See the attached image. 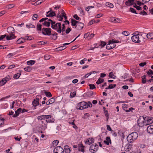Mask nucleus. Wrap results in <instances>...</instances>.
<instances>
[{
  "label": "nucleus",
  "mask_w": 153,
  "mask_h": 153,
  "mask_svg": "<svg viewBox=\"0 0 153 153\" xmlns=\"http://www.w3.org/2000/svg\"><path fill=\"white\" fill-rule=\"evenodd\" d=\"M92 105L90 102H81L78 103L77 105L76 108L77 109L83 110L86 108L88 107H91Z\"/></svg>",
  "instance_id": "obj_1"
},
{
  "label": "nucleus",
  "mask_w": 153,
  "mask_h": 153,
  "mask_svg": "<svg viewBox=\"0 0 153 153\" xmlns=\"http://www.w3.org/2000/svg\"><path fill=\"white\" fill-rule=\"evenodd\" d=\"M7 31L9 33V34H7V36L6 37V40H10L16 38V36H15L14 33L15 30L13 27H9L7 28Z\"/></svg>",
  "instance_id": "obj_2"
},
{
  "label": "nucleus",
  "mask_w": 153,
  "mask_h": 153,
  "mask_svg": "<svg viewBox=\"0 0 153 153\" xmlns=\"http://www.w3.org/2000/svg\"><path fill=\"white\" fill-rule=\"evenodd\" d=\"M144 36L145 37V35H144L141 33H139L133 36L131 38L132 41L136 43H139L141 41L140 39H141V37L143 38Z\"/></svg>",
  "instance_id": "obj_3"
},
{
  "label": "nucleus",
  "mask_w": 153,
  "mask_h": 153,
  "mask_svg": "<svg viewBox=\"0 0 153 153\" xmlns=\"http://www.w3.org/2000/svg\"><path fill=\"white\" fill-rule=\"evenodd\" d=\"M138 137V134L136 132H134L128 136L127 139L128 141L130 143H131L135 140Z\"/></svg>",
  "instance_id": "obj_4"
},
{
  "label": "nucleus",
  "mask_w": 153,
  "mask_h": 153,
  "mask_svg": "<svg viewBox=\"0 0 153 153\" xmlns=\"http://www.w3.org/2000/svg\"><path fill=\"white\" fill-rule=\"evenodd\" d=\"M61 24L60 23H57L54 25H51V27L54 30H57L56 31L59 33H61Z\"/></svg>",
  "instance_id": "obj_5"
},
{
  "label": "nucleus",
  "mask_w": 153,
  "mask_h": 153,
  "mask_svg": "<svg viewBox=\"0 0 153 153\" xmlns=\"http://www.w3.org/2000/svg\"><path fill=\"white\" fill-rule=\"evenodd\" d=\"M51 29L50 28H43L42 29V33L44 35L50 36L51 35Z\"/></svg>",
  "instance_id": "obj_6"
},
{
  "label": "nucleus",
  "mask_w": 153,
  "mask_h": 153,
  "mask_svg": "<svg viewBox=\"0 0 153 153\" xmlns=\"http://www.w3.org/2000/svg\"><path fill=\"white\" fill-rule=\"evenodd\" d=\"M98 145L96 144H93L90 147L89 150L91 153H94L98 150Z\"/></svg>",
  "instance_id": "obj_7"
},
{
  "label": "nucleus",
  "mask_w": 153,
  "mask_h": 153,
  "mask_svg": "<svg viewBox=\"0 0 153 153\" xmlns=\"http://www.w3.org/2000/svg\"><path fill=\"white\" fill-rule=\"evenodd\" d=\"M108 42L112 48H113L116 46L115 43H119V42L120 43L121 42L120 41H118V40H116L112 39L111 40L109 41Z\"/></svg>",
  "instance_id": "obj_8"
},
{
  "label": "nucleus",
  "mask_w": 153,
  "mask_h": 153,
  "mask_svg": "<svg viewBox=\"0 0 153 153\" xmlns=\"http://www.w3.org/2000/svg\"><path fill=\"white\" fill-rule=\"evenodd\" d=\"M53 152L54 153H64V150L60 146H58L54 149Z\"/></svg>",
  "instance_id": "obj_9"
},
{
  "label": "nucleus",
  "mask_w": 153,
  "mask_h": 153,
  "mask_svg": "<svg viewBox=\"0 0 153 153\" xmlns=\"http://www.w3.org/2000/svg\"><path fill=\"white\" fill-rule=\"evenodd\" d=\"M143 117L145 121H147V125L152 124L153 122V117H152L146 116L144 117L143 116Z\"/></svg>",
  "instance_id": "obj_10"
},
{
  "label": "nucleus",
  "mask_w": 153,
  "mask_h": 153,
  "mask_svg": "<svg viewBox=\"0 0 153 153\" xmlns=\"http://www.w3.org/2000/svg\"><path fill=\"white\" fill-rule=\"evenodd\" d=\"M84 26V24L82 22H78L76 24L75 28L78 30H82Z\"/></svg>",
  "instance_id": "obj_11"
},
{
  "label": "nucleus",
  "mask_w": 153,
  "mask_h": 153,
  "mask_svg": "<svg viewBox=\"0 0 153 153\" xmlns=\"http://www.w3.org/2000/svg\"><path fill=\"white\" fill-rule=\"evenodd\" d=\"M56 14L54 12L52 11L51 9L50 10L46 12L47 17H53L55 16Z\"/></svg>",
  "instance_id": "obj_12"
},
{
  "label": "nucleus",
  "mask_w": 153,
  "mask_h": 153,
  "mask_svg": "<svg viewBox=\"0 0 153 153\" xmlns=\"http://www.w3.org/2000/svg\"><path fill=\"white\" fill-rule=\"evenodd\" d=\"M110 21L114 23H120V19L118 18L112 17L110 18Z\"/></svg>",
  "instance_id": "obj_13"
},
{
  "label": "nucleus",
  "mask_w": 153,
  "mask_h": 153,
  "mask_svg": "<svg viewBox=\"0 0 153 153\" xmlns=\"http://www.w3.org/2000/svg\"><path fill=\"white\" fill-rule=\"evenodd\" d=\"M134 0H128L125 2V4L127 6H130L131 5H134Z\"/></svg>",
  "instance_id": "obj_14"
},
{
  "label": "nucleus",
  "mask_w": 153,
  "mask_h": 153,
  "mask_svg": "<svg viewBox=\"0 0 153 153\" xmlns=\"http://www.w3.org/2000/svg\"><path fill=\"white\" fill-rule=\"evenodd\" d=\"M104 143L108 145H109V143L111 144V142L110 137H107L106 138L105 140L104 141Z\"/></svg>",
  "instance_id": "obj_15"
},
{
  "label": "nucleus",
  "mask_w": 153,
  "mask_h": 153,
  "mask_svg": "<svg viewBox=\"0 0 153 153\" xmlns=\"http://www.w3.org/2000/svg\"><path fill=\"white\" fill-rule=\"evenodd\" d=\"M147 131L148 133L153 134V125L149 126L147 128Z\"/></svg>",
  "instance_id": "obj_16"
},
{
  "label": "nucleus",
  "mask_w": 153,
  "mask_h": 153,
  "mask_svg": "<svg viewBox=\"0 0 153 153\" xmlns=\"http://www.w3.org/2000/svg\"><path fill=\"white\" fill-rule=\"evenodd\" d=\"M64 150L66 153H70L71 151V147L68 145L64 146Z\"/></svg>",
  "instance_id": "obj_17"
},
{
  "label": "nucleus",
  "mask_w": 153,
  "mask_h": 153,
  "mask_svg": "<svg viewBox=\"0 0 153 153\" xmlns=\"http://www.w3.org/2000/svg\"><path fill=\"white\" fill-rule=\"evenodd\" d=\"M85 148V147L81 143L78 145V150L79 151H81L82 152H84V149Z\"/></svg>",
  "instance_id": "obj_18"
},
{
  "label": "nucleus",
  "mask_w": 153,
  "mask_h": 153,
  "mask_svg": "<svg viewBox=\"0 0 153 153\" xmlns=\"http://www.w3.org/2000/svg\"><path fill=\"white\" fill-rule=\"evenodd\" d=\"M26 41L25 38L21 37L19 39L16 41V43L18 44L22 43Z\"/></svg>",
  "instance_id": "obj_19"
},
{
  "label": "nucleus",
  "mask_w": 153,
  "mask_h": 153,
  "mask_svg": "<svg viewBox=\"0 0 153 153\" xmlns=\"http://www.w3.org/2000/svg\"><path fill=\"white\" fill-rule=\"evenodd\" d=\"M22 109L21 108H19L17 111H15V114L13 115V117H15L18 116L19 114V113L22 111Z\"/></svg>",
  "instance_id": "obj_20"
},
{
  "label": "nucleus",
  "mask_w": 153,
  "mask_h": 153,
  "mask_svg": "<svg viewBox=\"0 0 153 153\" xmlns=\"http://www.w3.org/2000/svg\"><path fill=\"white\" fill-rule=\"evenodd\" d=\"M39 99L38 98H36V99H34L32 102V104L33 106H36L39 105Z\"/></svg>",
  "instance_id": "obj_21"
},
{
  "label": "nucleus",
  "mask_w": 153,
  "mask_h": 153,
  "mask_svg": "<svg viewBox=\"0 0 153 153\" xmlns=\"http://www.w3.org/2000/svg\"><path fill=\"white\" fill-rule=\"evenodd\" d=\"M147 38L149 39H153V33L149 32L146 35Z\"/></svg>",
  "instance_id": "obj_22"
},
{
  "label": "nucleus",
  "mask_w": 153,
  "mask_h": 153,
  "mask_svg": "<svg viewBox=\"0 0 153 153\" xmlns=\"http://www.w3.org/2000/svg\"><path fill=\"white\" fill-rule=\"evenodd\" d=\"M71 25L73 26H76V25L77 23L79 22L78 21H77L76 20L74 19H71Z\"/></svg>",
  "instance_id": "obj_23"
},
{
  "label": "nucleus",
  "mask_w": 153,
  "mask_h": 153,
  "mask_svg": "<svg viewBox=\"0 0 153 153\" xmlns=\"http://www.w3.org/2000/svg\"><path fill=\"white\" fill-rule=\"evenodd\" d=\"M116 86V85L115 84H110L107 87L105 88V89H112L113 88H114Z\"/></svg>",
  "instance_id": "obj_24"
},
{
  "label": "nucleus",
  "mask_w": 153,
  "mask_h": 153,
  "mask_svg": "<svg viewBox=\"0 0 153 153\" xmlns=\"http://www.w3.org/2000/svg\"><path fill=\"white\" fill-rule=\"evenodd\" d=\"M7 82V80L6 78H4L0 82V85H3Z\"/></svg>",
  "instance_id": "obj_25"
},
{
  "label": "nucleus",
  "mask_w": 153,
  "mask_h": 153,
  "mask_svg": "<svg viewBox=\"0 0 153 153\" xmlns=\"http://www.w3.org/2000/svg\"><path fill=\"white\" fill-rule=\"evenodd\" d=\"M44 22L42 23V25L44 26H45L46 27H48L50 26V23L49 22H47L46 21H44Z\"/></svg>",
  "instance_id": "obj_26"
},
{
  "label": "nucleus",
  "mask_w": 153,
  "mask_h": 153,
  "mask_svg": "<svg viewBox=\"0 0 153 153\" xmlns=\"http://www.w3.org/2000/svg\"><path fill=\"white\" fill-rule=\"evenodd\" d=\"M42 25L41 24H40L39 23H38L37 25V30L40 31H42Z\"/></svg>",
  "instance_id": "obj_27"
},
{
  "label": "nucleus",
  "mask_w": 153,
  "mask_h": 153,
  "mask_svg": "<svg viewBox=\"0 0 153 153\" xmlns=\"http://www.w3.org/2000/svg\"><path fill=\"white\" fill-rule=\"evenodd\" d=\"M58 34L55 32L54 33L52 34V36H51V38L53 40H56L57 38L56 36Z\"/></svg>",
  "instance_id": "obj_28"
},
{
  "label": "nucleus",
  "mask_w": 153,
  "mask_h": 153,
  "mask_svg": "<svg viewBox=\"0 0 153 153\" xmlns=\"http://www.w3.org/2000/svg\"><path fill=\"white\" fill-rule=\"evenodd\" d=\"M104 80L103 79L100 78L98 79V80L96 82V83L97 84H99L103 82H104Z\"/></svg>",
  "instance_id": "obj_29"
},
{
  "label": "nucleus",
  "mask_w": 153,
  "mask_h": 153,
  "mask_svg": "<svg viewBox=\"0 0 153 153\" xmlns=\"http://www.w3.org/2000/svg\"><path fill=\"white\" fill-rule=\"evenodd\" d=\"M35 63V61L34 60H30L27 62V64L28 65H33Z\"/></svg>",
  "instance_id": "obj_30"
},
{
  "label": "nucleus",
  "mask_w": 153,
  "mask_h": 153,
  "mask_svg": "<svg viewBox=\"0 0 153 153\" xmlns=\"http://www.w3.org/2000/svg\"><path fill=\"white\" fill-rule=\"evenodd\" d=\"M45 94L46 97H52V94L50 92H47L46 91H45Z\"/></svg>",
  "instance_id": "obj_31"
},
{
  "label": "nucleus",
  "mask_w": 153,
  "mask_h": 153,
  "mask_svg": "<svg viewBox=\"0 0 153 153\" xmlns=\"http://www.w3.org/2000/svg\"><path fill=\"white\" fill-rule=\"evenodd\" d=\"M133 7L136 8V9L138 10H142V8L139 6H137L136 4L135 3L133 5Z\"/></svg>",
  "instance_id": "obj_32"
},
{
  "label": "nucleus",
  "mask_w": 153,
  "mask_h": 153,
  "mask_svg": "<svg viewBox=\"0 0 153 153\" xmlns=\"http://www.w3.org/2000/svg\"><path fill=\"white\" fill-rule=\"evenodd\" d=\"M24 70L25 71L30 72L31 71V67L30 66H27L25 68H24Z\"/></svg>",
  "instance_id": "obj_33"
},
{
  "label": "nucleus",
  "mask_w": 153,
  "mask_h": 153,
  "mask_svg": "<svg viewBox=\"0 0 153 153\" xmlns=\"http://www.w3.org/2000/svg\"><path fill=\"white\" fill-rule=\"evenodd\" d=\"M37 119L38 120H45V115H42L38 116L37 117Z\"/></svg>",
  "instance_id": "obj_34"
},
{
  "label": "nucleus",
  "mask_w": 153,
  "mask_h": 153,
  "mask_svg": "<svg viewBox=\"0 0 153 153\" xmlns=\"http://www.w3.org/2000/svg\"><path fill=\"white\" fill-rule=\"evenodd\" d=\"M21 74L20 73H17L15 74L13 76V78L15 79H18L19 77Z\"/></svg>",
  "instance_id": "obj_35"
},
{
  "label": "nucleus",
  "mask_w": 153,
  "mask_h": 153,
  "mask_svg": "<svg viewBox=\"0 0 153 153\" xmlns=\"http://www.w3.org/2000/svg\"><path fill=\"white\" fill-rule=\"evenodd\" d=\"M26 27H27L29 28H35V26L34 25H33L31 24H30L29 25H26Z\"/></svg>",
  "instance_id": "obj_36"
},
{
  "label": "nucleus",
  "mask_w": 153,
  "mask_h": 153,
  "mask_svg": "<svg viewBox=\"0 0 153 153\" xmlns=\"http://www.w3.org/2000/svg\"><path fill=\"white\" fill-rule=\"evenodd\" d=\"M66 48V47H65V46H62L56 48V49H57V51H61L65 49Z\"/></svg>",
  "instance_id": "obj_37"
},
{
  "label": "nucleus",
  "mask_w": 153,
  "mask_h": 153,
  "mask_svg": "<svg viewBox=\"0 0 153 153\" xmlns=\"http://www.w3.org/2000/svg\"><path fill=\"white\" fill-rule=\"evenodd\" d=\"M59 141L57 140H56L53 141L52 142V144L53 145V146H56L57 145Z\"/></svg>",
  "instance_id": "obj_38"
},
{
  "label": "nucleus",
  "mask_w": 153,
  "mask_h": 153,
  "mask_svg": "<svg viewBox=\"0 0 153 153\" xmlns=\"http://www.w3.org/2000/svg\"><path fill=\"white\" fill-rule=\"evenodd\" d=\"M106 5L110 8H113L114 7L113 4L109 2L106 3Z\"/></svg>",
  "instance_id": "obj_39"
},
{
  "label": "nucleus",
  "mask_w": 153,
  "mask_h": 153,
  "mask_svg": "<svg viewBox=\"0 0 153 153\" xmlns=\"http://www.w3.org/2000/svg\"><path fill=\"white\" fill-rule=\"evenodd\" d=\"M7 36V35L6 34L1 36H0V40H3L5 37L6 39V37Z\"/></svg>",
  "instance_id": "obj_40"
},
{
  "label": "nucleus",
  "mask_w": 153,
  "mask_h": 153,
  "mask_svg": "<svg viewBox=\"0 0 153 153\" xmlns=\"http://www.w3.org/2000/svg\"><path fill=\"white\" fill-rule=\"evenodd\" d=\"M14 6V5L13 4H10L7 5L6 7L8 9H10L12 8Z\"/></svg>",
  "instance_id": "obj_41"
},
{
  "label": "nucleus",
  "mask_w": 153,
  "mask_h": 153,
  "mask_svg": "<svg viewBox=\"0 0 153 153\" xmlns=\"http://www.w3.org/2000/svg\"><path fill=\"white\" fill-rule=\"evenodd\" d=\"M146 76L144 75L142 77V82L143 83H145L146 82Z\"/></svg>",
  "instance_id": "obj_42"
},
{
  "label": "nucleus",
  "mask_w": 153,
  "mask_h": 153,
  "mask_svg": "<svg viewBox=\"0 0 153 153\" xmlns=\"http://www.w3.org/2000/svg\"><path fill=\"white\" fill-rule=\"evenodd\" d=\"M10 97V95H8L5 97H3L0 99V101H4L5 99L9 98Z\"/></svg>",
  "instance_id": "obj_43"
},
{
  "label": "nucleus",
  "mask_w": 153,
  "mask_h": 153,
  "mask_svg": "<svg viewBox=\"0 0 153 153\" xmlns=\"http://www.w3.org/2000/svg\"><path fill=\"white\" fill-rule=\"evenodd\" d=\"M122 34L126 36H128L129 34V33L128 32L126 31L123 32Z\"/></svg>",
  "instance_id": "obj_44"
},
{
  "label": "nucleus",
  "mask_w": 153,
  "mask_h": 153,
  "mask_svg": "<svg viewBox=\"0 0 153 153\" xmlns=\"http://www.w3.org/2000/svg\"><path fill=\"white\" fill-rule=\"evenodd\" d=\"M130 10L131 12L132 13H135L136 14H137V13L136 12L135 10L132 7H130Z\"/></svg>",
  "instance_id": "obj_45"
},
{
  "label": "nucleus",
  "mask_w": 153,
  "mask_h": 153,
  "mask_svg": "<svg viewBox=\"0 0 153 153\" xmlns=\"http://www.w3.org/2000/svg\"><path fill=\"white\" fill-rule=\"evenodd\" d=\"M76 95V92L75 91H74L73 92H71L70 93V96L72 97H74Z\"/></svg>",
  "instance_id": "obj_46"
},
{
  "label": "nucleus",
  "mask_w": 153,
  "mask_h": 153,
  "mask_svg": "<svg viewBox=\"0 0 153 153\" xmlns=\"http://www.w3.org/2000/svg\"><path fill=\"white\" fill-rule=\"evenodd\" d=\"M106 48L108 50H110L112 49L109 43V42L108 44L106 45Z\"/></svg>",
  "instance_id": "obj_47"
},
{
  "label": "nucleus",
  "mask_w": 153,
  "mask_h": 153,
  "mask_svg": "<svg viewBox=\"0 0 153 153\" xmlns=\"http://www.w3.org/2000/svg\"><path fill=\"white\" fill-rule=\"evenodd\" d=\"M50 58V56L47 54L45 55L44 56V58L45 60L49 59Z\"/></svg>",
  "instance_id": "obj_48"
},
{
  "label": "nucleus",
  "mask_w": 153,
  "mask_h": 153,
  "mask_svg": "<svg viewBox=\"0 0 153 153\" xmlns=\"http://www.w3.org/2000/svg\"><path fill=\"white\" fill-rule=\"evenodd\" d=\"M38 17V15L36 14H34L33 16L32 19L33 20H36Z\"/></svg>",
  "instance_id": "obj_49"
},
{
  "label": "nucleus",
  "mask_w": 153,
  "mask_h": 153,
  "mask_svg": "<svg viewBox=\"0 0 153 153\" xmlns=\"http://www.w3.org/2000/svg\"><path fill=\"white\" fill-rule=\"evenodd\" d=\"M134 110V108H133L132 107H131L129 108L128 109V110H126L125 111L126 112H128L130 111H131V112L132 111V110Z\"/></svg>",
  "instance_id": "obj_50"
},
{
  "label": "nucleus",
  "mask_w": 153,
  "mask_h": 153,
  "mask_svg": "<svg viewBox=\"0 0 153 153\" xmlns=\"http://www.w3.org/2000/svg\"><path fill=\"white\" fill-rule=\"evenodd\" d=\"M89 33H85L84 36V37L85 38H88L89 39Z\"/></svg>",
  "instance_id": "obj_51"
},
{
  "label": "nucleus",
  "mask_w": 153,
  "mask_h": 153,
  "mask_svg": "<svg viewBox=\"0 0 153 153\" xmlns=\"http://www.w3.org/2000/svg\"><path fill=\"white\" fill-rule=\"evenodd\" d=\"M128 105L126 104H123L122 105V107L124 110H126V109L127 108Z\"/></svg>",
  "instance_id": "obj_52"
},
{
  "label": "nucleus",
  "mask_w": 153,
  "mask_h": 153,
  "mask_svg": "<svg viewBox=\"0 0 153 153\" xmlns=\"http://www.w3.org/2000/svg\"><path fill=\"white\" fill-rule=\"evenodd\" d=\"M90 87V88L91 89H93L95 88V86L93 84H90L89 85Z\"/></svg>",
  "instance_id": "obj_53"
},
{
  "label": "nucleus",
  "mask_w": 153,
  "mask_h": 153,
  "mask_svg": "<svg viewBox=\"0 0 153 153\" xmlns=\"http://www.w3.org/2000/svg\"><path fill=\"white\" fill-rule=\"evenodd\" d=\"M147 73L149 76H150L151 74H153V71L152 70L150 69L147 72Z\"/></svg>",
  "instance_id": "obj_54"
},
{
  "label": "nucleus",
  "mask_w": 153,
  "mask_h": 153,
  "mask_svg": "<svg viewBox=\"0 0 153 153\" xmlns=\"http://www.w3.org/2000/svg\"><path fill=\"white\" fill-rule=\"evenodd\" d=\"M136 2L137 3V4L139 5V6H141V5H143L144 4V3L143 2H141L140 1H136Z\"/></svg>",
  "instance_id": "obj_55"
},
{
  "label": "nucleus",
  "mask_w": 153,
  "mask_h": 153,
  "mask_svg": "<svg viewBox=\"0 0 153 153\" xmlns=\"http://www.w3.org/2000/svg\"><path fill=\"white\" fill-rule=\"evenodd\" d=\"M62 29H61V32H64L65 29V24H63L62 25Z\"/></svg>",
  "instance_id": "obj_56"
},
{
  "label": "nucleus",
  "mask_w": 153,
  "mask_h": 153,
  "mask_svg": "<svg viewBox=\"0 0 153 153\" xmlns=\"http://www.w3.org/2000/svg\"><path fill=\"white\" fill-rule=\"evenodd\" d=\"M106 44L105 42L103 41H101V44L100 45V46H102V47H104Z\"/></svg>",
  "instance_id": "obj_57"
},
{
  "label": "nucleus",
  "mask_w": 153,
  "mask_h": 153,
  "mask_svg": "<svg viewBox=\"0 0 153 153\" xmlns=\"http://www.w3.org/2000/svg\"><path fill=\"white\" fill-rule=\"evenodd\" d=\"M71 28L70 27H68L65 30V32L66 34H68L71 30Z\"/></svg>",
  "instance_id": "obj_58"
},
{
  "label": "nucleus",
  "mask_w": 153,
  "mask_h": 153,
  "mask_svg": "<svg viewBox=\"0 0 153 153\" xmlns=\"http://www.w3.org/2000/svg\"><path fill=\"white\" fill-rule=\"evenodd\" d=\"M48 19V18H42L39 20V22H43L44 21H46V20Z\"/></svg>",
  "instance_id": "obj_59"
},
{
  "label": "nucleus",
  "mask_w": 153,
  "mask_h": 153,
  "mask_svg": "<svg viewBox=\"0 0 153 153\" xmlns=\"http://www.w3.org/2000/svg\"><path fill=\"white\" fill-rule=\"evenodd\" d=\"M38 43L39 45H44L45 44H46L45 42H44V41H40V42H38Z\"/></svg>",
  "instance_id": "obj_60"
},
{
  "label": "nucleus",
  "mask_w": 153,
  "mask_h": 153,
  "mask_svg": "<svg viewBox=\"0 0 153 153\" xmlns=\"http://www.w3.org/2000/svg\"><path fill=\"white\" fill-rule=\"evenodd\" d=\"M54 119H50L46 120V121L47 123H53L54 122Z\"/></svg>",
  "instance_id": "obj_61"
},
{
  "label": "nucleus",
  "mask_w": 153,
  "mask_h": 153,
  "mask_svg": "<svg viewBox=\"0 0 153 153\" xmlns=\"http://www.w3.org/2000/svg\"><path fill=\"white\" fill-rule=\"evenodd\" d=\"M49 21H50L51 22V25H54V24H55L56 22L55 21H53L51 19H49L48 20Z\"/></svg>",
  "instance_id": "obj_62"
},
{
  "label": "nucleus",
  "mask_w": 153,
  "mask_h": 153,
  "mask_svg": "<svg viewBox=\"0 0 153 153\" xmlns=\"http://www.w3.org/2000/svg\"><path fill=\"white\" fill-rule=\"evenodd\" d=\"M128 77V74H125L123 76H122V78L124 79L127 78Z\"/></svg>",
  "instance_id": "obj_63"
},
{
  "label": "nucleus",
  "mask_w": 153,
  "mask_h": 153,
  "mask_svg": "<svg viewBox=\"0 0 153 153\" xmlns=\"http://www.w3.org/2000/svg\"><path fill=\"white\" fill-rule=\"evenodd\" d=\"M49 100V101L50 102V103L51 104H52L55 102V100L53 98H52L50 99Z\"/></svg>",
  "instance_id": "obj_64"
}]
</instances>
